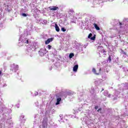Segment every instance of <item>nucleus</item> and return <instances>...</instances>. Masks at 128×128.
<instances>
[{"instance_id":"nucleus-1","label":"nucleus","mask_w":128,"mask_h":128,"mask_svg":"<svg viewBox=\"0 0 128 128\" xmlns=\"http://www.w3.org/2000/svg\"><path fill=\"white\" fill-rule=\"evenodd\" d=\"M48 118L46 117L44 118L42 122V128H48Z\"/></svg>"},{"instance_id":"nucleus-9","label":"nucleus","mask_w":128,"mask_h":128,"mask_svg":"<svg viewBox=\"0 0 128 128\" xmlns=\"http://www.w3.org/2000/svg\"><path fill=\"white\" fill-rule=\"evenodd\" d=\"M92 72H94L95 74H98V75L100 74L96 73V68H93L92 69Z\"/></svg>"},{"instance_id":"nucleus-10","label":"nucleus","mask_w":128,"mask_h":128,"mask_svg":"<svg viewBox=\"0 0 128 128\" xmlns=\"http://www.w3.org/2000/svg\"><path fill=\"white\" fill-rule=\"evenodd\" d=\"M74 56V53L70 54L69 55L70 58H72V56Z\"/></svg>"},{"instance_id":"nucleus-13","label":"nucleus","mask_w":128,"mask_h":128,"mask_svg":"<svg viewBox=\"0 0 128 128\" xmlns=\"http://www.w3.org/2000/svg\"><path fill=\"white\" fill-rule=\"evenodd\" d=\"M61 30H62V32H66V28H61Z\"/></svg>"},{"instance_id":"nucleus-7","label":"nucleus","mask_w":128,"mask_h":128,"mask_svg":"<svg viewBox=\"0 0 128 128\" xmlns=\"http://www.w3.org/2000/svg\"><path fill=\"white\" fill-rule=\"evenodd\" d=\"M60 100H62V98H58L56 99V106H58V104H60Z\"/></svg>"},{"instance_id":"nucleus-24","label":"nucleus","mask_w":128,"mask_h":128,"mask_svg":"<svg viewBox=\"0 0 128 128\" xmlns=\"http://www.w3.org/2000/svg\"><path fill=\"white\" fill-rule=\"evenodd\" d=\"M99 70H100V72L102 70V68H100Z\"/></svg>"},{"instance_id":"nucleus-25","label":"nucleus","mask_w":128,"mask_h":128,"mask_svg":"<svg viewBox=\"0 0 128 128\" xmlns=\"http://www.w3.org/2000/svg\"><path fill=\"white\" fill-rule=\"evenodd\" d=\"M39 128H42V126H39Z\"/></svg>"},{"instance_id":"nucleus-26","label":"nucleus","mask_w":128,"mask_h":128,"mask_svg":"<svg viewBox=\"0 0 128 128\" xmlns=\"http://www.w3.org/2000/svg\"><path fill=\"white\" fill-rule=\"evenodd\" d=\"M8 12H10V10H8Z\"/></svg>"},{"instance_id":"nucleus-11","label":"nucleus","mask_w":128,"mask_h":128,"mask_svg":"<svg viewBox=\"0 0 128 128\" xmlns=\"http://www.w3.org/2000/svg\"><path fill=\"white\" fill-rule=\"evenodd\" d=\"M91 36H92V34L90 33L88 36V38H90Z\"/></svg>"},{"instance_id":"nucleus-23","label":"nucleus","mask_w":128,"mask_h":128,"mask_svg":"<svg viewBox=\"0 0 128 128\" xmlns=\"http://www.w3.org/2000/svg\"><path fill=\"white\" fill-rule=\"evenodd\" d=\"M38 92H36V96H38Z\"/></svg>"},{"instance_id":"nucleus-17","label":"nucleus","mask_w":128,"mask_h":128,"mask_svg":"<svg viewBox=\"0 0 128 128\" xmlns=\"http://www.w3.org/2000/svg\"><path fill=\"white\" fill-rule=\"evenodd\" d=\"M97 112H102V108H100Z\"/></svg>"},{"instance_id":"nucleus-5","label":"nucleus","mask_w":128,"mask_h":128,"mask_svg":"<svg viewBox=\"0 0 128 128\" xmlns=\"http://www.w3.org/2000/svg\"><path fill=\"white\" fill-rule=\"evenodd\" d=\"M78 65L76 64L73 68L74 72H78Z\"/></svg>"},{"instance_id":"nucleus-16","label":"nucleus","mask_w":128,"mask_h":128,"mask_svg":"<svg viewBox=\"0 0 128 128\" xmlns=\"http://www.w3.org/2000/svg\"><path fill=\"white\" fill-rule=\"evenodd\" d=\"M90 39L92 40H94L96 39V37H92Z\"/></svg>"},{"instance_id":"nucleus-6","label":"nucleus","mask_w":128,"mask_h":128,"mask_svg":"<svg viewBox=\"0 0 128 128\" xmlns=\"http://www.w3.org/2000/svg\"><path fill=\"white\" fill-rule=\"evenodd\" d=\"M93 26H94V27L96 30H100V27L96 24L94 23L93 24Z\"/></svg>"},{"instance_id":"nucleus-15","label":"nucleus","mask_w":128,"mask_h":128,"mask_svg":"<svg viewBox=\"0 0 128 128\" xmlns=\"http://www.w3.org/2000/svg\"><path fill=\"white\" fill-rule=\"evenodd\" d=\"M22 16H27V15H26V13H23V14H22Z\"/></svg>"},{"instance_id":"nucleus-3","label":"nucleus","mask_w":128,"mask_h":128,"mask_svg":"<svg viewBox=\"0 0 128 128\" xmlns=\"http://www.w3.org/2000/svg\"><path fill=\"white\" fill-rule=\"evenodd\" d=\"M48 8L49 10H58V8L56 6H50Z\"/></svg>"},{"instance_id":"nucleus-14","label":"nucleus","mask_w":128,"mask_h":128,"mask_svg":"<svg viewBox=\"0 0 128 128\" xmlns=\"http://www.w3.org/2000/svg\"><path fill=\"white\" fill-rule=\"evenodd\" d=\"M48 50H50V49L52 48V46H50V45H48Z\"/></svg>"},{"instance_id":"nucleus-27","label":"nucleus","mask_w":128,"mask_h":128,"mask_svg":"<svg viewBox=\"0 0 128 128\" xmlns=\"http://www.w3.org/2000/svg\"><path fill=\"white\" fill-rule=\"evenodd\" d=\"M104 90V89H102V91Z\"/></svg>"},{"instance_id":"nucleus-19","label":"nucleus","mask_w":128,"mask_h":128,"mask_svg":"<svg viewBox=\"0 0 128 128\" xmlns=\"http://www.w3.org/2000/svg\"><path fill=\"white\" fill-rule=\"evenodd\" d=\"M102 52L103 53L106 52V50H104V49H103L102 50Z\"/></svg>"},{"instance_id":"nucleus-21","label":"nucleus","mask_w":128,"mask_h":128,"mask_svg":"<svg viewBox=\"0 0 128 128\" xmlns=\"http://www.w3.org/2000/svg\"><path fill=\"white\" fill-rule=\"evenodd\" d=\"M70 12H74L73 10H70Z\"/></svg>"},{"instance_id":"nucleus-8","label":"nucleus","mask_w":128,"mask_h":128,"mask_svg":"<svg viewBox=\"0 0 128 128\" xmlns=\"http://www.w3.org/2000/svg\"><path fill=\"white\" fill-rule=\"evenodd\" d=\"M55 28L56 32H60V27H58V26L56 24H55Z\"/></svg>"},{"instance_id":"nucleus-22","label":"nucleus","mask_w":128,"mask_h":128,"mask_svg":"<svg viewBox=\"0 0 128 128\" xmlns=\"http://www.w3.org/2000/svg\"><path fill=\"white\" fill-rule=\"evenodd\" d=\"M119 24H120V26H122V22H119Z\"/></svg>"},{"instance_id":"nucleus-2","label":"nucleus","mask_w":128,"mask_h":128,"mask_svg":"<svg viewBox=\"0 0 128 128\" xmlns=\"http://www.w3.org/2000/svg\"><path fill=\"white\" fill-rule=\"evenodd\" d=\"M46 52H48L46 51V49L44 48L40 50V51L39 52V54L40 56H44V54H46Z\"/></svg>"},{"instance_id":"nucleus-18","label":"nucleus","mask_w":128,"mask_h":128,"mask_svg":"<svg viewBox=\"0 0 128 128\" xmlns=\"http://www.w3.org/2000/svg\"><path fill=\"white\" fill-rule=\"evenodd\" d=\"M24 44H28V40H26V42H24Z\"/></svg>"},{"instance_id":"nucleus-12","label":"nucleus","mask_w":128,"mask_h":128,"mask_svg":"<svg viewBox=\"0 0 128 128\" xmlns=\"http://www.w3.org/2000/svg\"><path fill=\"white\" fill-rule=\"evenodd\" d=\"M108 60H109V62H112V57H110V56L108 58Z\"/></svg>"},{"instance_id":"nucleus-20","label":"nucleus","mask_w":128,"mask_h":128,"mask_svg":"<svg viewBox=\"0 0 128 128\" xmlns=\"http://www.w3.org/2000/svg\"><path fill=\"white\" fill-rule=\"evenodd\" d=\"M98 106H95V110H98Z\"/></svg>"},{"instance_id":"nucleus-4","label":"nucleus","mask_w":128,"mask_h":128,"mask_svg":"<svg viewBox=\"0 0 128 128\" xmlns=\"http://www.w3.org/2000/svg\"><path fill=\"white\" fill-rule=\"evenodd\" d=\"M52 40H54V38H48L46 42H45V44H50V42H52Z\"/></svg>"}]
</instances>
